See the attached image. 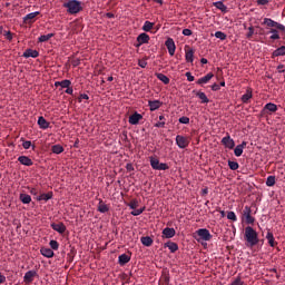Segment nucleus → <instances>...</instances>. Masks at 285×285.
Listing matches in <instances>:
<instances>
[{
	"label": "nucleus",
	"instance_id": "f257e3e1",
	"mask_svg": "<svg viewBox=\"0 0 285 285\" xmlns=\"http://www.w3.org/2000/svg\"><path fill=\"white\" fill-rule=\"evenodd\" d=\"M244 239L247 248H253L259 244V234L252 226L245 227Z\"/></svg>",
	"mask_w": 285,
	"mask_h": 285
},
{
	"label": "nucleus",
	"instance_id": "f03ea898",
	"mask_svg": "<svg viewBox=\"0 0 285 285\" xmlns=\"http://www.w3.org/2000/svg\"><path fill=\"white\" fill-rule=\"evenodd\" d=\"M62 8L67 9L68 14H79L83 10L81 1L69 0L62 4Z\"/></svg>",
	"mask_w": 285,
	"mask_h": 285
},
{
	"label": "nucleus",
	"instance_id": "7ed1b4c3",
	"mask_svg": "<svg viewBox=\"0 0 285 285\" xmlns=\"http://www.w3.org/2000/svg\"><path fill=\"white\" fill-rule=\"evenodd\" d=\"M194 237L196 242H199L200 239H203V242H210V239H213V235L206 228L197 229Z\"/></svg>",
	"mask_w": 285,
	"mask_h": 285
},
{
	"label": "nucleus",
	"instance_id": "20e7f679",
	"mask_svg": "<svg viewBox=\"0 0 285 285\" xmlns=\"http://www.w3.org/2000/svg\"><path fill=\"white\" fill-rule=\"evenodd\" d=\"M262 26H267V28H276L277 30H281V32H285V26L271 18H264Z\"/></svg>",
	"mask_w": 285,
	"mask_h": 285
},
{
	"label": "nucleus",
	"instance_id": "39448f33",
	"mask_svg": "<svg viewBox=\"0 0 285 285\" xmlns=\"http://www.w3.org/2000/svg\"><path fill=\"white\" fill-rule=\"evenodd\" d=\"M149 163L153 170H168V168H170L168 164L159 163V160L153 156L149 157Z\"/></svg>",
	"mask_w": 285,
	"mask_h": 285
},
{
	"label": "nucleus",
	"instance_id": "423d86ee",
	"mask_svg": "<svg viewBox=\"0 0 285 285\" xmlns=\"http://www.w3.org/2000/svg\"><path fill=\"white\" fill-rule=\"evenodd\" d=\"M176 145L178 146V148L184 150L185 148H188V146H190V138L183 135H177Z\"/></svg>",
	"mask_w": 285,
	"mask_h": 285
},
{
	"label": "nucleus",
	"instance_id": "0eeeda50",
	"mask_svg": "<svg viewBox=\"0 0 285 285\" xmlns=\"http://www.w3.org/2000/svg\"><path fill=\"white\" fill-rule=\"evenodd\" d=\"M252 213L253 210L250 209V207L245 206L243 210V217L246 224H255V217L252 216Z\"/></svg>",
	"mask_w": 285,
	"mask_h": 285
},
{
	"label": "nucleus",
	"instance_id": "6e6552de",
	"mask_svg": "<svg viewBox=\"0 0 285 285\" xmlns=\"http://www.w3.org/2000/svg\"><path fill=\"white\" fill-rule=\"evenodd\" d=\"M150 41V36L148 33L142 32L137 37V43L135 45L136 48H141L144 43H149Z\"/></svg>",
	"mask_w": 285,
	"mask_h": 285
},
{
	"label": "nucleus",
	"instance_id": "1a4fd4ad",
	"mask_svg": "<svg viewBox=\"0 0 285 285\" xmlns=\"http://www.w3.org/2000/svg\"><path fill=\"white\" fill-rule=\"evenodd\" d=\"M220 144L225 146V148H228L229 150H233L235 148V140L230 138V135L227 134L222 140Z\"/></svg>",
	"mask_w": 285,
	"mask_h": 285
},
{
	"label": "nucleus",
	"instance_id": "9d476101",
	"mask_svg": "<svg viewBox=\"0 0 285 285\" xmlns=\"http://www.w3.org/2000/svg\"><path fill=\"white\" fill-rule=\"evenodd\" d=\"M165 46L170 57H175V50H177V47L175 46V40H173V38H168L165 42Z\"/></svg>",
	"mask_w": 285,
	"mask_h": 285
},
{
	"label": "nucleus",
	"instance_id": "9b49d317",
	"mask_svg": "<svg viewBox=\"0 0 285 285\" xmlns=\"http://www.w3.org/2000/svg\"><path fill=\"white\" fill-rule=\"evenodd\" d=\"M141 119H144V116L136 111L131 116H129V124L131 126H137L139 121H141Z\"/></svg>",
	"mask_w": 285,
	"mask_h": 285
},
{
	"label": "nucleus",
	"instance_id": "f8f14e48",
	"mask_svg": "<svg viewBox=\"0 0 285 285\" xmlns=\"http://www.w3.org/2000/svg\"><path fill=\"white\" fill-rule=\"evenodd\" d=\"M35 277H37V272L28 271L23 276L24 284H32V282H35Z\"/></svg>",
	"mask_w": 285,
	"mask_h": 285
},
{
	"label": "nucleus",
	"instance_id": "ddd939ff",
	"mask_svg": "<svg viewBox=\"0 0 285 285\" xmlns=\"http://www.w3.org/2000/svg\"><path fill=\"white\" fill-rule=\"evenodd\" d=\"M160 106H164V102L160 100H149L148 101V107L150 112H155V110H159Z\"/></svg>",
	"mask_w": 285,
	"mask_h": 285
},
{
	"label": "nucleus",
	"instance_id": "4468645a",
	"mask_svg": "<svg viewBox=\"0 0 285 285\" xmlns=\"http://www.w3.org/2000/svg\"><path fill=\"white\" fill-rule=\"evenodd\" d=\"M51 228L52 230H56V233H59L60 235H63V233H66V225L63 223H52Z\"/></svg>",
	"mask_w": 285,
	"mask_h": 285
},
{
	"label": "nucleus",
	"instance_id": "2eb2a0df",
	"mask_svg": "<svg viewBox=\"0 0 285 285\" xmlns=\"http://www.w3.org/2000/svg\"><path fill=\"white\" fill-rule=\"evenodd\" d=\"M263 112L264 115H268L271 112H277V105L273 102L266 104L263 108Z\"/></svg>",
	"mask_w": 285,
	"mask_h": 285
},
{
	"label": "nucleus",
	"instance_id": "dca6fc26",
	"mask_svg": "<svg viewBox=\"0 0 285 285\" xmlns=\"http://www.w3.org/2000/svg\"><path fill=\"white\" fill-rule=\"evenodd\" d=\"M177 235V232H175V228L166 227L163 229V237H166V239H173Z\"/></svg>",
	"mask_w": 285,
	"mask_h": 285
},
{
	"label": "nucleus",
	"instance_id": "f3484780",
	"mask_svg": "<svg viewBox=\"0 0 285 285\" xmlns=\"http://www.w3.org/2000/svg\"><path fill=\"white\" fill-rule=\"evenodd\" d=\"M22 57H24V59H30V57L32 59H37V57H39V51L35 50V49H27Z\"/></svg>",
	"mask_w": 285,
	"mask_h": 285
},
{
	"label": "nucleus",
	"instance_id": "a211bd4d",
	"mask_svg": "<svg viewBox=\"0 0 285 285\" xmlns=\"http://www.w3.org/2000/svg\"><path fill=\"white\" fill-rule=\"evenodd\" d=\"M40 253L43 257H47L48 259L55 257V252L48 247H41Z\"/></svg>",
	"mask_w": 285,
	"mask_h": 285
},
{
	"label": "nucleus",
	"instance_id": "6ab92c4d",
	"mask_svg": "<svg viewBox=\"0 0 285 285\" xmlns=\"http://www.w3.org/2000/svg\"><path fill=\"white\" fill-rule=\"evenodd\" d=\"M215 75H213V72H209L206 76L198 79L196 83H198V86H204V83H208V81H210V79H213Z\"/></svg>",
	"mask_w": 285,
	"mask_h": 285
},
{
	"label": "nucleus",
	"instance_id": "aec40b11",
	"mask_svg": "<svg viewBox=\"0 0 285 285\" xmlns=\"http://www.w3.org/2000/svg\"><path fill=\"white\" fill-rule=\"evenodd\" d=\"M193 92H196V97L200 99V104H210V99H208V96H206L205 92L195 90Z\"/></svg>",
	"mask_w": 285,
	"mask_h": 285
},
{
	"label": "nucleus",
	"instance_id": "412c9836",
	"mask_svg": "<svg viewBox=\"0 0 285 285\" xmlns=\"http://www.w3.org/2000/svg\"><path fill=\"white\" fill-rule=\"evenodd\" d=\"M165 248H168L170 250V253H177V250H179V245H177V243L175 242H167L165 243Z\"/></svg>",
	"mask_w": 285,
	"mask_h": 285
},
{
	"label": "nucleus",
	"instance_id": "4be33fe9",
	"mask_svg": "<svg viewBox=\"0 0 285 285\" xmlns=\"http://www.w3.org/2000/svg\"><path fill=\"white\" fill-rule=\"evenodd\" d=\"M38 126L42 129V130H47V128H50V122H48V120H46V118H43V116H40L38 118Z\"/></svg>",
	"mask_w": 285,
	"mask_h": 285
},
{
	"label": "nucleus",
	"instance_id": "5701e85b",
	"mask_svg": "<svg viewBox=\"0 0 285 285\" xmlns=\"http://www.w3.org/2000/svg\"><path fill=\"white\" fill-rule=\"evenodd\" d=\"M267 35H272L271 37H269V39L272 40V41H277V39H281V37H279V29H275V28H272L268 32H267Z\"/></svg>",
	"mask_w": 285,
	"mask_h": 285
},
{
	"label": "nucleus",
	"instance_id": "b1692460",
	"mask_svg": "<svg viewBox=\"0 0 285 285\" xmlns=\"http://www.w3.org/2000/svg\"><path fill=\"white\" fill-rule=\"evenodd\" d=\"M18 161L22 164V166H32L35 164L28 156H20Z\"/></svg>",
	"mask_w": 285,
	"mask_h": 285
},
{
	"label": "nucleus",
	"instance_id": "393cba45",
	"mask_svg": "<svg viewBox=\"0 0 285 285\" xmlns=\"http://www.w3.org/2000/svg\"><path fill=\"white\" fill-rule=\"evenodd\" d=\"M39 14H40L39 11L31 12V13L27 14V16L23 18V22H24V23H30L31 21H33V19H37V17H39Z\"/></svg>",
	"mask_w": 285,
	"mask_h": 285
},
{
	"label": "nucleus",
	"instance_id": "a878e982",
	"mask_svg": "<svg viewBox=\"0 0 285 285\" xmlns=\"http://www.w3.org/2000/svg\"><path fill=\"white\" fill-rule=\"evenodd\" d=\"M285 56V46H282L273 51L272 59H275V57H284Z\"/></svg>",
	"mask_w": 285,
	"mask_h": 285
},
{
	"label": "nucleus",
	"instance_id": "bb28decb",
	"mask_svg": "<svg viewBox=\"0 0 285 285\" xmlns=\"http://www.w3.org/2000/svg\"><path fill=\"white\" fill-rule=\"evenodd\" d=\"M128 262H130V256H128L127 254H121L118 257V264L120 266H126V264H128Z\"/></svg>",
	"mask_w": 285,
	"mask_h": 285
},
{
	"label": "nucleus",
	"instance_id": "cd10ccee",
	"mask_svg": "<svg viewBox=\"0 0 285 285\" xmlns=\"http://www.w3.org/2000/svg\"><path fill=\"white\" fill-rule=\"evenodd\" d=\"M213 6L217 8V10H220V12H228V7H226L223 1L213 2Z\"/></svg>",
	"mask_w": 285,
	"mask_h": 285
},
{
	"label": "nucleus",
	"instance_id": "c85d7f7f",
	"mask_svg": "<svg viewBox=\"0 0 285 285\" xmlns=\"http://www.w3.org/2000/svg\"><path fill=\"white\" fill-rule=\"evenodd\" d=\"M49 199H52V191L41 194L40 196L37 197L38 202H49Z\"/></svg>",
	"mask_w": 285,
	"mask_h": 285
},
{
	"label": "nucleus",
	"instance_id": "c756f323",
	"mask_svg": "<svg viewBox=\"0 0 285 285\" xmlns=\"http://www.w3.org/2000/svg\"><path fill=\"white\" fill-rule=\"evenodd\" d=\"M52 37H55V33L42 35L38 38V43H46V41H50Z\"/></svg>",
	"mask_w": 285,
	"mask_h": 285
},
{
	"label": "nucleus",
	"instance_id": "7c9ffc66",
	"mask_svg": "<svg viewBox=\"0 0 285 285\" xmlns=\"http://www.w3.org/2000/svg\"><path fill=\"white\" fill-rule=\"evenodd\" d=\"M194 57H195V51H193V49H189L186 51L185 59H186L187 63H193Z\"/></svg>",
	"mask_w": 285,
	"mask_h": 285
},
{
	"label": "nucleus",
	"instance_id": "2f4dec72",
	"mask_svg": "<svg viewBox=\"0 0 285 285\" xmlns=\"http://www.w3.org/2000/svg\"><path fill=\"white\" fill-rule=\"evenodd\" d=\"M108 210H110V207H108L104 200H100L98 204V213H108Z\"/></svg>",
	"mask_w": 285,
	"mask_h": 285
},
{
	"label": "nucleus",
	"instance_id": "473e14b6",
	"mask_svg": "<svg viewBox=\"0 0 285 285\" xmlns=\"http://www.w3.org/2000/svg\"><path fill=\"white\" fill-rule=\"evenodd\" d=\"M140 242H141L142 246H147V247L153 246V239L150 238V236H142L140 238Z\"/></svg>",
	"mask_w": 285,
	"mask_h": 285
},
{
	"label": "nucleus",
	"instance_id": "72a5a7b5",
	"mask_svg": "<svg viewBox=\"0 0 285 285\" xmlns=\"http://www.w3.org/2000/svg\"><path fill=\"white\" fill-rule=\"evenodd\" d=\"M19 199L22 204H30L32 202V197L28 194H20Z\"/></svg>",
	"mask_w": 285,
	"mask_h": 285
},
{
	"label": "nucleus",
	"instance_id": "f704fd0d",
	"mask_svg": "<svg viewBox=\"0 0 285 285\" xmlns=\"http://www.w3.org/2000/svg\"><path fill=\"white\" fill-rule=\"evenodd\" d=\"M253 99V91L247 89L246 94L242 96L243 104H248V100Z\"/></svg>",
	"mask_w": 285,
	"mask_h": 285
},
{
	"label": "nucleus",
	"instance_id": "c9c22d12",
	"mask_svg": "<svg viewBox=\"0 0 285 285\" xmlns=\"http://www.w3.org/2000/svg\"><path fill=\"white\" fill-rule=\"evenodd\" d=\"M266 239L268 240L269 246H272V248H275V236H273V232L267 233Z\"/></svg>",
	"mask_w": 285,
	"mask_h": 285
},
{
	"label": "nucleus",
	"instance_id": "e433bc0d",
	"mask_svg": "<svg viewBox=\"0 0 285 285\" xmlns=\"http://www.w3.org/2000/svg\"><path fill=\"white\" fill-rule=\"evenodd\" d=\"M156 77H157V79H159V81H163V83H165V85L170 83V78H168L164 73H156Z\"/></svg>",
	"mask_w": 285,
	"mask_h": 285
},
{
	"label": "nucleus",
	"instance_id": "4c0bfd02",
	"mask_svg": "<svg viewBox=\"0 0 285 285\" xmlns=\"http://www.w3.org/2000/svg\"><path fill=\"white\" fill-rule=\"evenodd\" d=\"M51 150L55 155H61V153H63V146L61 145H53L51 147Z\"/></svg>",
	"mask_w": 285,
	"mask_h": 285
},
{
	"label": "nucleus",
	"instance_id": "58836bf2",
	"mask_svg": "<svg viewBox=\"0 0 285 285\" xmlns=\"http://www.w3.org/2000/svg\"><path fill=\"white\" fill-rule=\"evenodd\" d=\"M154 26H155V23H153L150 21H145V23L142 26L144 32H150V30H153Z\"/></svg>",
	"mask_w": 285,
	"mask_h": 285
},
{
	"label": "nucleus",
	"instance_id": "ea45409f",
	"mask_svg": "<svg viewBox=\"0 0 285 285\" xmlns=\"http://www.w3.org/2000/svg\"><path fill=\"white\" fill-rule=\"evenodd\" d=\"M214 37H216V39H220V41H226L227 39L226 33H224L223 31H216L214 33Z\"/></svg>",
	"mask_w": 285,
	"mask_h": 285
},
{
	"label": "nucleus",
	"instance_id": "a19ab883",
	"mask_svg": "<svg viewBox=\"0 0 285 285\" xmlns=\"http://www.w3.org/2000/svg\"><path fill=\"white\" fill-rule=\"evenodd\" d=\"M234 155L235 157H242V155H244V149L239 145H237L234 149Z\"/></svg>",
	"mask_w": 285,
	"mask_h": 285
},
{
	"label": "nucleus",
	"instance_id": "79ce46f5",
	"mask_svg": "<svg viewBox=\"0 0 285 285\" xmlns=\"http://www.w3.org/2000/svg\"><path fill=\"white\" fill-rule=\"evenodd\" d=\"M228 166H229L230 170H237L239 168V163L228 160Z\"/></svg>",
	"mask_w": 285,
	"mask_h": 285
},
{
	"label": "nucleus",
	"instance_id": "37998d69",
	"mask_svg": "<svg viewBox=\"0 0 285 285\" xmlns=\"http://www.w3.org/2000/svg\"><path fill=\"white\" fill-rule=\"evenodd\" d=\"M266 186L273 187L275 186V176H268L266 179Z\"/></svg>",
	"mask_w": 285,
	"mask_h": 285
},
{
	"label": "nucleus",
	"instance_id": "c03bdc74",
	"mask_svg": "<svg viewBox=\"0 0 285 285\" xmlns=\"http://www.w3.org/2000/svg\"><path fill=\"white\" fill-rule=\"evenodd\" d=\"M49 246L52 250H59V242L57 240H50Z\"/></svg>",
	"mask_w": 285,
	"mask_h": 285
},
{
	"label": "nucleus",
	"instance_id": "a18cd8bd",
	"mask_svg": "<svg viewBox=\"0 0 285 285\" xmlns=\"http://www.w3.org/2000/svg\"><path fill=\"white\" fill-rule=\"evenodd\" d=\"M146 210V207H142V208H140V209H134L132 212H131V215L134 216V217H139V215H141V213H144Z\"/></svg>",
	"mask_w": 285,
	"mask_h": 285
},
{
	"label": "nucleus",
	"instance_id": "49530a36",
	"mask_svg": "<svg viewBox=\"0 0 285 285\" xmlns=\"http://www.w3.org/2000/svg\"><path fill=\"white\" fill-rule=\"evenodd\" d=\"M227 219H230V222H237V215L235 214V212H228Z\"/></svg>",
	"mask_w": 285,
	"mask_h": 285
},
{
	"label": "nucleus",
	"instance_id": "de8ad7c7",
	"mask_svg": "<svg viewBox=\"0 0 285 285\" xmlns=\"http://www.w3.org/2000/svg\"><path fill=\"white\" fill-rule=\"evenodd\" d=\"M72 82L68 79L60 81V88H70Z\"/></svg>",
	"mask_w": 285,
	"mask_h": 285
},
{
	"label": "nucleus",
	"instance_id": "09e8293b",
	"mask_svg": "<svg viewBox=\"0 0 285 285\" xmlns=\"http://www.w3.org/2000/svg\"><path fill=\"white\" fill-rule=\"evenodd\" d=\"M253 35H257V33L255 32V27H249V28H248V32H247V35H246L247 39H253Z\"/></svg>",
	"mask_w": 285,
	"mask_h": 285
},
{
	"label": "nucleus",
	"instance_id": "8fccbe9b",
	"mask_svg": "<svg viewBox=\"0 0 285 285\" xmlns=\"http://www.w3.org/2000/svg\"><path fill=\"white\" fill-rule=\"evenodd\" d=\"M128 206L129 208H131V210H135L139 206V202H137V199H134L128 204Z\"/></svg>",
	"mask_w": 285,
	"mask_h": 285
},
{
	"label": "nucleus",
	"instance_id": "3c124183",
	"mask_svg": "<svg viewBox=\"0 0 285 285\" xmlns=\"http://www.w3.org/2000/svg\"><path fill=\"white\" fill-rule=\"evenodd\" d=\"M179 124H190V118L186 117V116H183L178 119Z\"/></svg>",
	"mask_w": 285,
	"mask_h": 285
},
{
	"label": "nucleus",
	"instance_id": "603ef678",
	"mask_svg": "<svg viewBox=\"0 0 285 285\" xmlns=\"http://www.w3.org/2000/svg\"><path fill=\"white\" fill-rule=\"evenodd\" d=\"M32 146V141L30 140H24L22 142V147L24 148V150H29V148Z\"/></svg>",
	"mask_w": 285,
	"mask_h": 285
},
{
	"label": "nucleus",
	"instance_id": "864d4df0",
	"mask_svg": "<svg viewBox=\"0 0 285 285\" xmlns=\"http://www.w3.org/2000/svg\"><path fill=\"white\" fill-rule=\"evenodd\" d=\"M82 99L88 100L90 99V97L87 94H80V96L78 97L79 104H81Z\"/></svg>",
	"mask_w": 285,
	"mask_h": 285
},
{
	"label": "nucleus",
	"instance_id": "5fc2aeb1",
	"mask_svg": "<svg viewBox=\"0 0 285 285\" xmlns=\"http://www.w3.org/2000/svg\"><path fill=\"white\" fill-rule=\"evenodd\" d=\"M154 126L155 128H166V121H158Z\"/></svg>",
	"mask_w": 285,
	"mask_h": 285
},
{
	"label": "nucleus",
	"instance_id": "6e6d98bb",
	"mask_svg": "<svg viewBox=\"0 0 285 285\" xmlns=\"http://www.w3.org/2000/svg\"><path fill=\"white\" fill-rule=\"evenodd\" d=\"M185 76L187 77V81H195V76H193V73H190L189 71L186 72Z\"/></svg>",
	"mask_w": 285,
	"mask_h": 285
},
{
	"label": "nucleus",
	"instance_id": "4d7b16f0",
	"mask_svg": "<svg viewBox=\"0 0 285 285\" xmlns=\"http://www.w3.org/2000/svg\"><path fill=\"white\" fill-rule=\"evenodd\" d=\"M183 35H184L185 37H190V36L193 35V31H191L190 29H184V30H183Z\"/></svg>",
	"mask_w": 285,
	"mask_h": 285
},
{
	"label": "nucleus",
	"instance_id": "13d9d810",
	"mask_svg": "<svg viewBox=\"0 0 285 285\" xmlns=\"http://www.w3.org/2000/svg\"><path fill=\"white\" fill-rule=\"evenodd\" d=\"M257 6H268V0H256Z\"/></svg>",
	"mask_w": 285,
	"mask_h": 285
},
{
	"label": "nucleus",
	"instance_id": "bf43d9fd",
	"mask_svg": "<svg viewBox=\"0 0 285 285\" xmlns=\"http://www.w3.org/2000/svg\"><path fill=\"white\" fill-rule=\"evenodd\" d=\"M230 285H244V282H242V278H236Z\"/></svg>",
	"mask_w": 285,
	"mask_h": 285
},
{
	"label": "nucleus",
	"instance_id": "052dcab7",
	"mask_svg": "<svg viewBox=\"0 0 285 285\" xmlns=\"http://www.w3.org/2000/svg\"><path fill=\"white\" fill-rule=\"evenodd\" d=\"M4 37H6V39H8V41H12V32L6 31Z\"/></svg>",
	"mask_w": 285,
	"mask_h": 285
},
{
	"label": "nucleus",
	"instance_id": "680f3d73",
	"mask_svg": "<svg viewBox=\"0 0 285 285\" xmlns=\"http://www.w3.org/2000/svg\"><path fill=\"white\" fill-rule=\"evenodd\" d=\"M138 66H139L140 68H146V67L148 66V62H146L145 60H140V61L138 62Z\"/></svg>",
	"mask_w": 285,
	"mask_h": 285
},
{
	"label": "nucleus",
	"instance_id": "e2e57ef3",
	"mask_svg": "<svg viewBox=\"0 0 285 285\" xmlns=\"http://www.w3.org/2000/svg\"><path fill=\"white\" fill-rule=\"evenodd\" d=\"M220 89V87H219V85H217V83H214L213 86H212V90L214 91V92H217V90H219Z\"/></svg>",
	"mask_w": 285,
	"mask_h": 285
},
{
	"label": "nucleus",
	"instance_id": "0e129e2a",
	"mask_svg": "<svg viewBox=\"0 0 285 285\" xmlns=\"http://www.w3.org/2000/svg\"><path fill=\"white\" fill-rule=\"evenodd\" d=\"M277 70H278V72H285V66L284 65H278Z\"/></svg>",
	"mask_w": 285,
	"mask_h": 285
},
{
	"label": "nucleus",
	"instance_id": "69168bd1",
	"mask_svg": "<svg viewBox=\"0 0 285 285\" xmlns=\"http://www.w3.org/2000/svg\"><path fill=\"white\" fill-rule=\"evenodd\" d=\"M67 95H72V92H75V90L72 89V87H67L66 91Z\"/></svg>",
	"mask_w": 285,
	"mask_h": 285
},
{
	"label": "nucleus",
	"instance_id": "338daca9",
	"mask_svg": "<svg viewBox=\"0 0 285 285\" xmlns=\"http://www.w3.org/2000/svg\"><path fill=\"white\" fill-rule=\"evenodd\" d=\"M0 284H6V276L3 274H0Z\"/></svg>",
	"mask_w": 285,
	"mask_h": 285
},
{
	"label": "nucleus",
	"instance_id": "774afa93",
	"mask_svg": "<svg viewBox=\"0 0 285 285\" xmlns=\"http://www.w3.org/2000/svg\"><path fill=\"white\" fill-rule=\"evenodd\" d=\"M30 194L31 195H39V191L37 190V188H31Z\"/></svg>",
	"mask_w": 285,
	"mask_h": 285
}]
</instances>
